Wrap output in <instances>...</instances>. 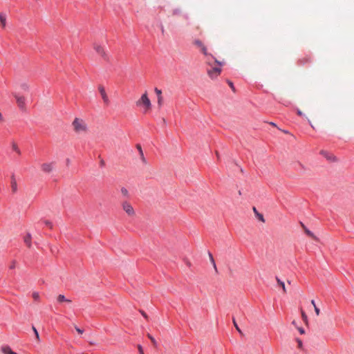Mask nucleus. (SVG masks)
<instances>
[{
    "instance_id": "b1692460",
    "label": "nucleus",
    "mask_w": 354,
    "mask_h": 354,
    "mask_svg": "<svg viewBox=\"0 0 354 354\" xmlns=\"http://www.w3.org/2000/svg\"><path fill=\"white\" fill-rule=\"evenodd\" d=\"M32 297L34 300L37 301L39 300V298H40L39 294L37 292H33L32 294Z\"/></svg>"
},
{
    "instance_id": "f8f14e48",
    "label": "nucleus",
    "mask_w": 354,
    "mask_h": 354,
    "mask_svg": "<svg viewBox=\"0 0 354 354\" xmlns=\"http://www.w3.org/2000/svg\"><path fill=\"white\" fill-rule=\"evenodd\" d=\"M305 233L309 236L310 237L313 238V239H315V241H317L318 239L317 238V236L312 232H310L308 229H307L306 227V226L303 224V223H301Z\"/></svg>"
},
{
    "instance_id": "79ce46f5",
    "label": "nucleus",
    "mask_w": 354,
    "mask_h": 354,
    "mask_svg": "<svg viewBox=\"0 0 354 354\" xmlns=\"http://www.w3.org/2000/svg\"><path fill=\"white\" fill-rule=\"evenodd\" d=\"M22 87H23V88H24V90H28V85H26V84H24V85L22 86Z\"/></svg>"
},
{
    "instance_id": "6ab92c4d",
    "label": "nucleus",
    "mask_w": 354,
    "mask_h": 354,
    "mask_svg": "<svg viewBox=\"0 0 354 354\" xmlns=\"http://www.w3.org/2000/svg\"><path fill=\"white\" fill-rule=\"evenodd\" d=\"M138 151H139V154H140V158L142 160V161L144 162V163H146L147 161H146V159L144 156V153H143V151H142V147L140 145H137L136 146Z\"/></svg>"
},
{
    "instance_id": "c756f323",
    "label": "nucleus",
    "mask_w": 354,
    "mask_h": 354,
    "mask_svg": "<svg viewBox=\"0 0 354 354\" xmlns=\"http://www.w3.org/2000/svg\"><path fill=\"white\" fill-rule=\"evenodd\" d=\"M208 254H209V261H210L212 265H214L215 261L214 259V257H213L212 254L210 252H209Z\"/></svg>"
},
{
    "instance_id": "f3484780",
    "label": "nucleus",
    "mask_w": 354,
    "mask_h": 354,
    "mask_svg": "<svg viewBox=\"0 0 354 354\" xmlns=\"http://www.w3.org/2000/svg\"><path fill=\"white\" fill-rule=\"evenodd\" d=\"M57 300L58 302H66V303H71V300L66 299L64 295H59L57 297Z\"/></svg>"
},
{
    "instance_id": "5701e85b",
    "label": "nucleus",
    "mask_w": 354,
    "mask_h": 354,
    "mask_svg": "<svg viewBox=\"0 0 354 354\" xmlns=\"http://www.w3.org/2000/svg\"><path fill=\"white\" fill-rule=\"evenodd\" d=\"M120 192L124 196H129V191L125 187H122Z\"/></svg>"
},
{
    "instance_id": "a211bd4d",
    "label": "nucleus",
    "mask_w": 354,
    "mask_h": 354,
    "mask_svg": "<svg viewBox=\"0 0 354 354\" xmlns=\"http://www.w3.org/2000/svg\"><path fill=\"white\" fill-rule=\"evenodd\" d=\"M320 153L324 156V157H326L328 160H335V158L333 155L332 154H328V152L325 151H320Z\"/></svg>"
},
{
    "instance_id": "473e14b6",
    "label": "nucleus",
    "mask_w": 354,
    "mask_h": 354,
    "mask_svg": "<svg viewBox=\"0 0 354 354\" xmlns=\"http://www.w3.org/2000/svg\"><path fill=\"white\" fill-rule=\"evenodd\" d=\"M297 115H299V116H303V115H304V114L303 113V112H302L300 109H297Z\"/></svg>"
},
{
    "instance_id": "2f4dec72",
    "label": "nucleus",
    "mask_w": 354,
    "mask_h": 354,
    "mask_svg": "<svg viewBox=\"0 0 354 354\" xmlns=\"http://www.w3.org/2000/svg\"><path fill=\"white\" fill-rule=\"evenodd\" d=\"M314 308H315V311L316 315L317 316L319 315L320 310H319V308H317V306H315Z\"/></svg>"
},
{
    "instance_id": "a18cd8bd",
    "label": "nucleus",
    "mask_w": 354,
    "mask_h": 354,
    "mask_svg": "<svg viewBox=\"0 0 354 354\" xmlns=\"http://www.w3.org/2000/svg\"><path fill=\"white\" fill-rule=\"evenodd\" d=\"M216 154L217 158H219V154H218V152H216Z\"/></svg>"
},
{
    "instance_id": "c9c22d12",
    "label": "nucleus",
    "mask_w": 354,
    "mask_h": 354,
    "mask_svg": "<svg viewBox=\"0 0 354 354\" xmlns=\"http://www.w3.org/2000/svg\"><path fill=\"white\" fill-rule=\"evenodd\" d=\"M228 84H229V86H230V88L232 89V91H234L235 89H234V86L232 82H228Z\"/></svg>"
},
{
    "instance_id": "49530a36",
    "label": "nucleus",
    "mask_w": 354,
    "mask_h": 354,
    "mask_svg": "<svg viewBox=\"0 0 354 354\" xmlns=\"http://www.w3.org/2000/svg\"><path fill=\"white\" fill-rule=\"evenodd\" d=\"M309 122H310V124L311 127L314 128V127H313V125L311 124V122H310V121H309Z\"/></svg>"
},
{
    "instance_id": "a19ab883",
    "label": "nucleus",
    "mask_w": 354,
    "mask_h": 354,
    "mask_svg": "<svg viewBox=\"0 0 354 354\" xmlns=\"http://www.w3.org/2000/svg\"><path fill=\"white\" fill-rule=\"evenodd\" d=\"M4 121L3 117L2 114L0 113V122H3Z\"/></svg>"
},
{
    "instance_id": "a878e982",
    "label": "nucleus",
    "mask_w": 354,
    "mask_h": 354,
    "mask_svg": "<svg viewBox=\"0 0 354 354\" xmlns=\"http://www.w3.org/2000/svg\"><path fill=\"white\" fill-rule=\"evenodd\" d=\"M232 321H233V324H234V327L236 328V329L237 330V331H238L240 334H241V335H242V331H241V330L239 328V327L238 324H236V320H235L234 319H232Z\"/></svg>"
},
{
    "instance_id": "37998d69",
    "label": "nucleus",
    "mask_w": 354,
    "mask_h": 354,
    "mask_svg": "<svg viewBox=\"0 0 354 354\" xmlns=\"http://www.w3.org/2000/svg\"><path fill=\"white\" fill-rule=\"evenodd\" d=\"M311 304H312V305H313L314 307H315V306H316L315 302V301H314V300H312V301H311Z\"/></svg>"
},
{
    "instance_id": "9d476101",
    "label": "nucleus",
    "mask_w": 354,
    "mask_h": 354,
    "mask_svg": "<svg viewBox=\"0 0 354 354\" xmlns=\"http://www.w3.org/2000/svg\"><path fill=\"white\" fill-rule=\"evenodd\" d=\"M10 187L12 189V192L13 194H15L18 190L17 180L15 178V176L14 174H12L10 176Z\"/></svg>"
},
{
    "instance_id": "9b49d317",
    "label": "nucleus",
    "mask_w": 354,
    "mask_h": 354,
    "mask_svg": "<svg viewBox=\"0 0 354 354\" xmlns=\"http://www.w3.org/2000/svg\"><path fill=\"white\" fill-rule=\"evenodd\" d=\"M154 91L156 93L157 97H158V106H159V108H160L163 103V97L162 96V91H161V90L158 89V88H155Z\"/></svg>"
},
{
    "instance_id": "58836bf2",
    "label": "nucleus",
    "mask_w": 354,
    "mask_h": 354,
    "mask_svg": "<svg viewBox=\"0 0 354 354\" xmlns=\"http://www.w3.org/2000/svg\"><path fill=\"white\" fill-rule=\"evenodd\" d=\"M298 330H299V333L301 334H304L305 333V330H304V329L303 328H299Z\"/></svg>"
},
{
    "instance_id": "c03bdc74",
    "label": "nucleus",
    "mask_w": 354,
    "mask_h": 354,
    "mask_svg": "<svg viewBox=\"0 0 354 354\" xmlns=\"http://www.w3.org/2000/svg\"><path fill=\"white\" fill-rule=\"evenodd\" d=\"M270 124L272 126L276 127V124H275L274 123H273V122H270Z\"/></svg>"
},
{
    "instance_id": "4468645a",
    "label": "nucleus",
    "mask_w": 354,
    "mask_h": 354,
    "mask_svg": "<svg viewBox=\"0 0 354 354\" xmlns=\"http://www.w3.org/2000/svg\"><path fill=\"white\" fill-rule=\"evenodd\" d=\"M31 240H32V236H31L30 234L28 233V234L24 236V243H26V245L28 248H30V247H31V245H32Z\"/></svg>"
},
{
    "instance_id": "f704fd0d",
    "label": "nucleus",
    "mask_w": 354,
    "mask_h": 354,
    "mask_svg": "<svg viewBox=\"0 0 354 354\" xmlns=\"http://www.w3.org/2000/svg\"><path fill=\"white\" fill-rule=\"evenodd\" d=\"M140 354H144L143 349L140 345L138 346Z\"/></svg>"
},
{
    "instance_id": "6e6552de",
    "label": "nucleus",
    "mask_w": 354,
    "mask_h": 354,
    "mask_svg": "<svg viewBox=\"0 0 354 354\" xmlns=\"http://www.w3.org/2000/svg\"><path fill=\"white\" fill-rule=\"evenodd\" d=\"M98 91L101 95V97L103 100L104 104L109 105L110 103V100H109V97L106 93L104 87L102 85L99 86Z\"/></svg>"
},
{
    "instance_id": "ddd939ff",
    "label": "nucleus",
    "mask_w": 354,
    "mask_h": 354,
    "mask_svg": "<svg viewBox=\"0 0 354 354\" xmlns=\"http://www.w3.org/2000/svg\"><path fill=\"white\" fill-rule=\"evenodd\" d=\"M252 210L256 217L262 223H265V219L262 214L259 213L255 207H253Z\"/></svg>"
},
{
    "instance_id": "603ef678",
    "label": "nucleus",
    "mask_w": 354,
    "mask_h": 354,
    "mask_svg": "<svg viewBox=\"0 0 354 354\" xmlns=\"http://www.w3.org/2000/svg\"><path fill=\"white\" fill-rule=\"evenodd\" d=\"M90 344H91V345H93V344H93V342H90Z\"/></svg>"
},
{
    "instance_id": "2eb2a0df",
    "label": "nucleus",
    "mask_w": 354,
    "mask_h": 354,
    "mask_svg": "<svg viewBox=\"0 0 354 354\" xmlns=\"http://www.w3.org/2000/svg\"><path fill=\"white\" fill-rule=\"evenodd\" d=\"M1 351L3 354H17L12 351L11 348L8 346H5L1 348Z\"/></svg>"
},
{
    "instance_id": "39448f33",
    "label": "nucleus",
    "mask_w": 354,
    "mask_h": 354,
    "mask_svg": "<svg viewBox=\"0 0 354 354\" xmlns=\"http://www.w3.org/2000/svg\"><path fill=\"white\" fill-rule=\"evenodd\" d=\"M93 48L95 50V52L100 55L104 60L108 61L109 57L107 53H106L104 48L101 45L94 43L93 44Z\"/></svg>"
},
{
    "instance_id": "e433bc0d",
    "label": "nucleus",
    "mask_w": 354,
    "mask_h": 354,
    "mask_svg": "<svg viewBox=\"0 0 354 354\" xmlns=\"http://www.w3.org/2000/svg\"><path fill=\"white\" fill-rule=\"evenodd\" d=\"M298 165L299 166V167L301 169H304L305 170V167L303 164H301V162H298Z\"/></svg>"
},
{
    "instance_id": "f03ea898",
    "label": "nucleus",
    "mask_w": 354,
    "mask_h": 354,
    "mask_svg": "<svg viewBox=\"0 0 354 354\" xmlns=\"http://www.w3.org/2000/svg\"><path fill=\"white\" fill-rule=\"evenodd\" d=\"M136 104L138 106H143L145 113L147 112L151 107V103L147 93L142 94Z\"/></svg>"
},
{
    "instance_id": "de8ad7c7",
    "label": "nucleus",
    "mask_w": 354,
    "mask_h": 354,
    "mask_svg": "<svg viewBox=\"0 0 354 354\" xmlns=\"http://www.w3.org/2000/svg\"><path fill=\"white\" fill-rule=\"evenodd\" d=\"M239 195H241V190H239Z\"/></svg>"
},
{
    "instance_id": "7ed1b4c3",
    "label": "nucleus",
    "mask_w": 354,
    "mask_h": 354,
    "mask_svg": "<svg viewBox=\"0 0 354 354\" xmlns=\"http://www.w3.org/2000/svg\"><path fill=\"white\" fill-rule=\"evenodd\" d=\"M56 162L55 161L43 162L41 166V170L46 174H50L55 171Z\"/></svg>"
},
{
    "instance_id": "3c124183",
    "label": "nucleus",
    "mask_w": 354,
    "mask_h": 354,
    "mask_svg": "<svg viewBox=\"0 0 354 354\" xmlns=\"http://www.w3.org/2000/svg\"><path fill=\"white\" fill-rule=\"evenodd\" d=\"M69 161H70L69 159L66 160L67 163H69Z\"/></svg>"
},
{
    "instance_id": "c85d7f7f",
    "label": "nucleus",
    "mask_w": 354,
    "mask_h": 354,
    "mask_svg": "<svg viewBox=\"0 0 354 354\" xmlns=\"http://www.w3.org/2000/svg\"><path fill=\"white\" fill-rule=\"evenodd\" d=\"M297 342V346H298V348H302V346H303V344H302V342L300 339L297 338L296 339Z\"/></svg>"
},
{
    "instance_id": "f257e3e1",
    "label": "nucleus",
    "mask_w": 354,
    "mask_h": 354,
    "mask_svg": "<svg viewBox=\"0 0 354 354\" xmlns=\"http://www.w3.org/2000/svg\"><path fill=\"white\" fill-rule=\"evenodd\" d=\"M73 130L76 133H86L88 131V127L86 122L78 118H75L72 122Z\"/></svg>"
},
{
    "instance_id": "4be33fe9",
    "label": "nucleus",
    "mask_w": 354,
    "mask_h": 354,
    "mask_svg": "<svg viewBox=\"0 0 354 354\" xmlns=\"http://www.w3.org/2000/svg\"><path fill=\"white\" fill-rule=\"evenodd\" d=\"M32 330H33V332L35 333L37 342H40V337H39V333L34 326H32Z\"/></svg>"
},
{
    "instance_id": "09e8293b",
    "label": "nucleus",
    "mask_w": 354,
    "mask_h": 354,
    "mask_svg": "<svg viewBox=\"0 0 354 354\" xmlns=\"http://www.w3.org/2000/svg\"><path fill=\"white\" fill-rule=\"evenodd\" d=\"M216 62L218 63V64H221V63L218 62V60H216Z\"/></svg>"
},
{
    "instance_id": "cd10ccee",
    "label": "nucleus",
    "mask_w": 354,
    "mask_h": 354,
    "mask_svg": "<svg viewBox=\"0 0 354 354\" xmlns=\"http://www.w3.org/2000/svg\"><path fill=\"white\" fill-rule=\"evenodd\" d=\"M44 224L48 226L49 228L52 229L53 228V224L50 221H44Z\"/></svg>"
},
{
    "instance_id": "0eeeda50",
    "label": "nucleus",
    "mask_w": 354,
    "mask_h": 354,
    "mask_svg": "<svg viewBox=\"0 0 354 354\" xmlns=\"http://www.w3.org/2000/svg\"><path fill=\"white\" fill-rule=\"evenodd\" d=\"M221 72V68L219 67H212L207 70V74L212 79L217 77Z\"/></svg>"
},
{
    "instance_id": "393cba45",
    "label": "nucleus",
    "mask_w": 354,
    "mask_h": 354,
    "mask_svg": "<svg viewBox=\"0 0 354 354\" xmlns=\"http://www.w3.org/2000/svg\"><path fill=\"white\" fill-rule=\"evenodd\" d=\"M147 337L150 339V340L151 341L153 345L154 346H157V342L156 341V339L153 338V337H152L150 334H147Z\"/></svg>"
},
{
    "instance_id": "423d86ee",
    "label": "nucleus",
    "mask_w": 354,
    "mask_h": 354,
    "mask_svg": "<svg viewBox=\"0 0 354 354\" xmlns=\"http://www.w3.org/2000/svg\"><path fill=\"white\" fill-rule=\"evenodd\" d=\"M122 207L123 210L129 215V216H134L135 211L132 205L127 201H124L122 204Z\"/></svg>"
},
{
    "instance_id": "bb28decb",
    "label": "nucleus",
    "mask_w": 354,
    "mask_h": 354,
    "mask_svg": "<svg viewBox=\"0 0 354 354\" xmlns=\"http://www.w3.org/2000/svg\"><path fill=\"white\" fill-rule=\"evenodd\" d=\"M301 317H302V319L305 322H308V317H307V315L305 313L304 311L301 310Z\"/></svg>"
},
{
    "instance_id": "4c0bfd02",
    "label": "nucleus",
    "mask_w": 354,
    "mask_h": 354,
    "mask_svg": "<svg viewBox=\"0 0 354 354\" xmlns=\"http://www.w3.org/2000/svg\"><path fill=\"white\" fill-rule=\"evenodd\" d=\"M140 313H141V314L142 315V316H143L145 318L148 319V316L147 315V314H146L144 311L140 310Z\"/></svg>"
},
{
    "instance_id": "412c9836",
    "label": "nucleus",
    "mask_w": 354,
    "mask_h": 354,
    "mask_svg": "<svg viewBox=\"0 0 354 354\" xmlns=\"http://www.w3.org/2000/svg\"><path fill=\"white\" fill-rule=\"evenodd\" d=\"M12 149L13 151H15L18 155H21V151L19 148L18 147L17 143L12 142Z\"/></svg>"
},
{
    "instance_id": "20e7f679",
    "label": "nucleus",
    "mask_w": 354,
    "mask_h": 354,
    "mask_svg": "<svg viewBox=\"0 0 354 354\" xmlns=\"http://www.w3.org/2000/svg\"><path fill=\"white\" fill-rule=\"evenodd\" d=\"M12 95L15 98L17 104L19 109H21V111H26V105L25 97L23 95H20L16 93H13Z\"/></svg>"
},
{
    "instance_id": "72a5a7b5",
    "label": "nucleus",
    "mask_w": 354,
    "mask_h": 354,
    "mask_svg": "<svg viewBox=\"0 0 354 354\" xmlns=\"http://www.w3.org/2000/svg\"><path fill=\"white\" fill-rule=\"evenodd\" d=\"M75 328L76 331L78 333H80V334H82L83 333V330L80 329V328H78L77 326H75Z\"/></svg>"
},
{
    "instance_id": "8fccbe9b",
    "label": "nucleus",
    "mask_w": 354,
    "mask_h": 354,
    "mask_svg": "<svg viewBox=\"0 0 354 354\" xmlns=\"http://www.w3.org/2000/svg\"><path fill=\"white\" fill-rule=\"evenodd\" d=\"M283 132H284L285 133H288V132L287 131H283Z\"/></svg>"
},
{
    "instance_id": "dca6fc26",
    "label": "nucleus",
    "mask_w": 354,
    "mask_h": 354,
    "mask_svg": "<svg viewBox=\"0 0 354 354\" xmlns=\"http://www.w3.org/2000/svg\"><path fill=\"white\" fill-rule=\"evenodd\" d=\"M0 23L1 27L4 28L6 26V15L2 12H0Z\"/></svg>"
},
{
    "instance_id": "1a4fd4ad",
    "label": "nucleus",
    "mask_w": 354,
    "mask_h": 354,
    "mask_svg": "<svg viewBox=\"0 0 354 354\" xmlns=\"http://www.w3.org/2000/svg\"><path fill=\"white\" fill-rule=\"evenodd\" d=\"M193 44L195 46L198 48L205 55H207V48L200 39H195Z\"/></svg>"
},
{
    "instance_id": "7c9ffc66",
    "label": "nucleus",
    "mask_w": 354,
    "mask_h": 354,
    "mask_svg": "<svg viewBox=\"0 0 354 354\" xmlns=\"http://www.w3.org/2000/svg\"><path fill=\"white\" fill-rule=\"evenodd\" d=\"M16 267V261H13L11 264L10 265L9 268L10 269H15Z\"/></svg>"
},
{
    "instance_id": "aec40b11",
    "label": "nucleus",
    "mask_w": 354,
    "mask_h": 354,
    "mask_svg": "<svg viewBox=\"0 0 354 354\" xmlns=\"http://www.w3.org/2000/svg\"><path fill=\"white\" fill-rule=\"evenodd\" d=\"M276 280L277 281L278 285L281 287V288L283 290V292L284 293H286V286H285L284 282L281 281L278 277H276Z\"/></svg>"
},
{
    "instance_id": "ea45409f",
    "label": "nucleus",
    "mask_w": 354,
    "mask_h": 354,
    "mask_svg": "<svg viewBox=\"0 0 354 354\" xmlns=\"http://www.w3.org/2000/svg\"><path fill=\"white\" fill-rule=\"evenodd\" d=\"M213 266V268L215 270V272L216 273H218V269H217V267H216V263H214V265H212Z\"/></svg>"
}]
</instances>
